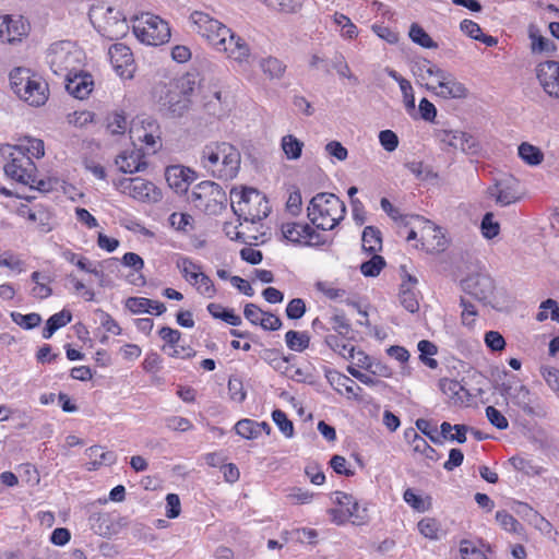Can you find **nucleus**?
Here are the masks:
<instances>
[{
	"mask_svg": "<svg viewBox=\"0 0 559 559\" xmlns=\"http://www.w3.org/2000/svg\"><path fill=\"white\" fill-rule=\"evenodd\" d=\"M240 163V152L228 142H211L200 154L202 168L210 176L221 180L234 179L239 171Z\"/></svg>",
	"mask_w": 559,
	"mask_h": 559,
	"instance_id": "f257e3e1",
	"label": "nucleus"
},
{
	"mask_svg": "<svg viewBox=\"0 0 559 559\" xmlns=\"http://www.w3.org/2000/svg\"><path fill=\"white\" fill-rule=\"evenodd\" d=\"M346 206L333 193L321 192L316 194L307 207V216L319 229L332 230L344 218Z\"/></svg>",
	"mask_w": 559,
	"mask_h": 559,
	"instance_id": "f03ea898",
	"label": "nucleus"
},
{
	"mask_svg": "<svg viewBox=\"0 0 559 559\" xmlns=\"http://www.w3.org/2000/svg\"><path fill=\"white\" fill-rule=\"evenodd\" d=\"M29 148L3 144L0 156L5 160L4 173L11 179L35 189V166L29 155Z\"/></svg>",
	"mask_w": 559,
	"mask_h": 559,
	"instance_id": "7ed1b4c3",
	"label": "nucleus"
},
{
	"mask_svg": "<svg viewBox=\"0 0 559 559\" xmlns=\"http://www.w3.org/2000/svg\"><path fill=\"white\" fill-rule=\"evenodd\" d=\"M230 200L234 213L246 222H260L270 213L267 199L254 188L231 189Z\"/></svg>",
	"mask_w": 559,
	"mask_h": 559,
	"instance_id": "20e7f679",
	"label": "nucleus"
},
{
	"mask_svg": "<svg viewBox=\"0 0 559 559\" xmlns=\"http://www.w3.org/2000/svg\"><path fill=\"white\" fill-rule=\"evenodd\" d=\"M46 61L55 74L70 75L82 67L83 52L72 41L61 40L50 45Z\"/></svg>",
	"mask_w": 559,
	"mask_h": 559,
	"instance_id": "39448f33",
	"label": "nucleus"
},
{
	"mask_svg": "<svg viewBox=\"0 0 559 559\" xmlns=\"http://www.w3.org/2000/svg\"><path fill=\"white\" fill-rule=\"evenodd\" d=\"M90 20L98 33L109 40L123 37L129 31L127 19L119 10L109 5L93 7L90 11Z\"/></svg>",
	"mask_w": 559,
	"mask_h": 559,
	"instance_id": "423d86ee",
	"label": "nucleus"
},
{
	"mask_svg": "<svg viewBox=\"0 0 559 559\" xmlns=\"http://www.w3.org/2000/svg\"><path fill=\"white\" fill-rule=\"evenodd\" d=\"M132 28L136 38L146 45H163L170 38L168 23L151 13H142L136 16Z\"/></svg>",
	"mask_w": 559,
	"mask_h": 559,
	"instance_id": "0eeeda50",
	"label": "nucleus"
},
{
	"mask_svg": "<svg viewBox=\"0 0 559 559\" xmlns=\"http://www.w3.org/2000/svg\"><path fill=\"white\" fill-rule=\"evenodd\" d=\"M189 201L199 210L210 215H216L223 211L227 197L219 185L214 181L198 183L189 195Z\"/></svg>",
	"mask_w": 559,
	"mask_h": 559,
	"instance_id": "6e6552de",
	"label": "nucleus"
},
{
	"mask_svg": "<svg viewBox=\"0 0 559 559\" xmlns=\"http://www.w3.org/2000/svg\"><path fill=\"white\" fill-rule=\"evenodd\" d=\"M190 21L194 31L214 47L223 45L224 39L229 35V28L209 13L193 11L190 14Z\"/></svg>",
	"mask_w": 559,
	"mask_h": 559,
	"instance_id": "1a4fd4ad",
	"label": "nucleus"
},
{
	"mask_svg": "<svg viewBox=\"0 0 559 559\" xmlns=\"http://www.w3.org/2000/svg\"><path fill=\"white\" fill-rule=\"evenodd\" d=\"M131 138L144 143L151 153L162 147V131L156 119L152 117L138 118L130 128Z\"/></svg>",
	"mask_w": 559,
	"mask_h": 559,
	"instance_id": "9d476101",
	"label": "nucleus"
},
{
	"mask_svg": "<svg viewBox=\"0 0 559 559\" xmlns=\"http://www.w3.org/2000/svg\"><path fill=\"white\" fill-rule=\"evenodd\" d=\"M123 193L141 202L156 203L162 200V191L151 181L136 178H122L116 183Z\"/></svg>",
	"mask_w": 559,
	"mask_h": 559,
	"instance_id": "9b49d317",
	"label": "nucleus"
},
{
	"mask_svg": "<svg viewBox=\"0 0 559 559\" xmlns=\"http://www.w3.org/2000/svg\"><path fill=\"white\" fill-rule=\"evenodd\" d=\"M487 193L502 206L515 203L520 200L519 180L513 176L495 179V183L488 187Z\"/></svg>",
	"mask_w": 559,
	"mask_h": 559,
	"instance_id": "f8f14e48",
	"label": "nucleus"
},
{
	"mask_svg": "<svg viewBox=\"0 0 559 559\" xmlns=\"http://www.w3.org/2000/svg\"><path fill=\"white\" fill-rule=\"evenodd\" d=\"M535 72L544 92L550 97L559 99V62L555 60L539 62Z\"/></svg>",
	"mask_w": 559,
	"mask_h": 559,
	"instance_id": "ddd939ff",
	"label": "nucleus"
},
{
	"mask_svg": "<svg viewBox=\"0 0 559 559\" xmlns=\"http://www.w3.org/2000/svg\"><path fill=\"white\" fill-rule=\"evenodd\" d=\"M110 62L117 74L123 79H132L135 70L133 55L123 44H114L108 51Z\"/></svg>",
	"mask_w": 559,
	"mask_h": 559,
	"instance_id": "4468645a",
	"label": "nucleus"
},
{
	"mask_svg": "<svg viewBox=\"0 0 559 559\" xmlns=\"http://www.w3.org/2000/svg\"><path fill=\"white\" fill-rule=\"evenodd\" d=\"M10 84L12 91L19 98L28 102L31 106L34 105V100L29 99L33 97L35 91V81L33 80V73L29 69H13L10 72Z\"/></svg>",
	"mask_w": 559,
	"mask_h": 559,
	"instance_id": "2eb2a0df",
	"label": "nucleus"
},
{
	"mask_svg": "<svg viewBox=\"0 0 559 559\" xmlns=\"http://www.w3.org/2000/svg\"><path fill=\"white\" fill-rule=\"evenodd\" d=\"M158 87L160 90L159 102L173 114L180 116L189 108L190 99L180 94L173 81L164 83Z\"/></svg>",
	"mask_w": 559,
	"mask_h": 559,
	"instance_id": "dca6fc26",
	"label": "nucleus"
},
{
	"mask_svg": "<svg viewBox=\"0 0 559 559\" xmlns=\"http://www.w3.org/2000/svg\"><path fill=\"white\" fill-rule=\"evenodd\" d=\"M284 238L294 243L313 246L319 243L320 235L308 224L286 223L282 225Z\"/></svg>",
	"mask_w": 559,
	"mask_h": 559,
	"instance_id": "f3484780",
	"label": "nucleus"
},
{
	"mask_svg": "<svg viewBox=\"0 0 559 559\" xmlns=\"http://www.w3.org/2000/svg\"><path fill=\"white\" fill-rule=\"evenodd\" d=\"M464 290L479 301L487 302L493 295L495 283L488 275L477 274L464 281Z\"/></svg>",
	"mask_w": 559,
	"mask_h": 559,
	"instance_id": "a211bd4d",
	"label": "nucleus"
},
{
	"mask_svg": "<svg viewBox=\"0 0 559 559\" xmlns=\"http://www.w3.org/2000/svg\"><path fill=\"white\" fill-rule=\"evenodd\" d=\"M218 51H224L229 59L242 63L250 56V48L247 41L240 36L236 35L229 28V35L224 39L223 45H216Z\"/></svg>",
	"mask_w": 559,
	"mask_h": 559,
	"instance_id": "6ab92c4d",
	"label": "nucleus"
},
{
	"mask_svg": "<svg viewBox=\"0 0 559 559\" xmlns=\"http://www.w3.org/2000/svg\"><path fill=\"white\" fill-rule=\"evenodd\" d=\"M500 393L514 405L520 407L524 413L528 415L534 414V409L532 407L531 392L525 385H512L509 383H502L500 388Z\"/></svg>",
	"mask_w": 559,
	"mask_h": 559,
	"instance_id": "aec40b11",
	"label": "nucleus"
},
{
	"mask_svg": "<svg viewBox=\"0 0 559 559\" xmlns=\"http://www.w3.org/2000/svg\"><path fill=\"white\" fill-rule=\"evenodd\" d=\"M66 78V90L67 92L78 99H84L90 95L93 88V80L92 76L87 73H84L81 68L79 71H73L70 75H64Z\"/></svg>",
	"mask_w": 559,
	"mask_h": 559,
	"instance_id": "412c9836",
	"label": "nucleus"
},
{
	"mask_svg": "<svg viewBox=\"0 0 559 559\" xmlns=\"http://www.w3.org/2000/svg\"><path fill=\"white\" fill-rule=\"evenodd\" d=\"M26 34L27 27L21 17L0 16V41L14 44L20 41Z\"/></svg>",
	"mask_w": 559,
	"mask_h": 559,
	"instance_id": "4be33fe9",
	"label": "nucleus"
},
{
	"mask_svg": "<svg viewBox=\"0 0 559 559\" xmlns=\"http://www.w3.org/2000/svg\"><path fill=\"white\" fill-rule=\"evenodd\" d=\"M437 86L440 88V91L437 92V95L444 99H461L467 97L468 94L466 86L448 71H444L443 75L440 76L437 82Z\"/></svg>",
	"mask_w": 559,
	"mask_h": 559,
	"instance_id": "5701e85b",
	"label": "nucleus"
},
{
	"mask_svg": "<svg viewBox=\"0 0 559 559\" xmlns=\"http://www.w3.org/2000/svg\"><path fill=\"white\" fill-rule=\"evenodd\" d=\"M119 170L124 174H133L143 171L147 164L144 160V153L141 148H133L131 151L121 152L115 160Z\"/></svg>",
	"mask_w": 559,
	"mask_h": 559,
	"instance_id": "b1692460",
	"label": "nucleus"
},
{
	"mask_svg": "<svg viewBox=\"0 0 559 559\" xmlns=\"http://www.w3.org/2000/svg\"><path fill=\"white\" fill-rule=\"evenodd\" d=\"M126 307L132 313L147 312L160 316L166 311V306L163 302L144 297H129L126 300Z\"/></svg>",
	"mask_w": 559,
	"mask_h": 559,
	"instance_id": "393cba45",
	"label": "nucleus"
},
{
	"mask_svg": "<svg viewBox=\"0 0 559 559\" xmlns=\"http://www.w3.org/2000/svg\"><path fill=\"white\" fill-rule=\"evenodd\" d=\"M528 38L531 39L532 53H545L554 56L557 51V45L549 38L539 34V29L535 25L528 27Z\"/></svg>",
	"mask_w": 559,
	"mask_h": 559,
	"instance_id": "a878e982",
	"label": "nucleus"
},
{
	"mask_svg": "<svg viewBox=\"0 0 559 559\" xmlns=\"http://www.w3.org/2000/svg\"><path fill=\"white\" fill-rule=\"evenodd\" d=\"M448 145L453 148H460L462 152L471 155H475L479 152V143L477 140L465 132L455 131L452 134V139L448 141Z\"/></svg>",
	"mask_w": 559,
	"mask_h": 559,
	"instance_id": "bb28decb",
	"label": "nucleus"
},
{
	"mask_svg": "<svg viewBox=\"0 0 559 559\" xmlns=\"http://www.w3.org/2000/svg\"><path fill=\"white\" fill-rule=\"evenodd\" d=\"M440 390L445 394L454 404H462L468 396L467 391L456 380L441 379L439 382Z\"/></svg>",
	"mask_w": 559,
	"mask_h": 559,
	"instance_id": "cd10ccee",
	"label": "nucleus"
},
{
	"mask_svg": "<svg viewBox=\"0 0 559 559\" xmlns=\"http://www.w3.org/2000/svg\"><path fill=\"white\" fill-rule=\"evenodd\" d=\"M361 241L362 249L370 254H374L382 249V235L374 226L365 227Z\"/></svg>",
	"mask_w": 559,
	"mask_h": 559,
	"instance_id": "c85d7f7f",
	"label": "nucleus"
},
{
	"mask_svg": "<svg viewBox=\"0 0 559 559\" xmlns=\"http://www.w3.org/2000/svg\"><path fill=\"white\" fill-rule=\"evenodd\" d=\"M71 320L72 313L67 309H63L60 312L55 313L47 320L46 326L43 330V337H51L57 330L67 325Z\"/></svg>",
	"mask_w": 559,
	"mask_h": 559,
	"instance_id": "c756f323",
	"label": "nucleus"
},
{
	"mask_svg": "<svg viewBox=\"0 0 559 559\" xmlns=\"http://www.w3.org/2000/svg\"><path fill=\"white\" fill-rule=\"evenodd\" d=\"M519 156L524 163L531 166H537L544 160V153L542 150L528 142H523L519 146Z\"/></svg>",
	"mask_w": 559,
	"mask_h": 559,
	"instance_id": "7c9ffc66",
	"label": "nucleus"
},
{
	"mask_svg": "<svg viewBox=\"0 0 559 559\" xmlns=\"http://www.w3.org/2000/svg\"><path fill=\"white\" fill-rule=\"evenodd\" d=\"M260 69L271 80L281 79L285 72L286 66L275 57H266L260 60Z\"/></svg>",
	"mask_w": 559,
	"mask_h": 559,
	"instance_id": "2f4dec72",
	"label": "nucleus"
},
{
	"mask_svg": "<svg viewBox=\"0 0 559 559\" xmlns=\"http://www.w3.org/2000/svg\"><path fill=\"white\" fill-rule=\"evenodd\" d=\"M281 147L287 159H298L301 156L304 142L293 134L284 135L281 140Z\"/></svg>",
	"mask_w": 559,
	"mask_h": 559,
	"instance_id": "473e14b6",
	"label": "nucleus"
},
{
	"mask_svg": "<svg viewBox=\"0 0 559 559\" xmlns=\"http://www.w3.org/2000/svg\"><path fill=\"white\" fill-rule=\"evenodd\" d=\"M408 35L414 43L424 48H438V44L429 36V34L421 26H419L416 23L411 25Z\"/></svg>",
	"mask_w": 559,
	"mask_h": 559,
	"instance_id": "72a5a7b5",
	"label": "nucleus"
},
{
	"mask_svg": "<svg viewBox=\"0 0 559 559\" xmlns=\"http://www.w3.org/2000/svg\"><path fill=\"white\" fill-rule=\"evenodd\" d=\"M285 341L289 349L295 352H302L308 348L310 337L306 332L290 330L286 333Z\"/></svg>",
	"mask_w": 559,
	"mask_h": 559,
	"instance_id": "f704fd0d",
	"label": "nucleus"
},
{
	"mask_svg": "<svg viewBox=\"0 0 559 559\" xmlns=\"http://www.w3.org/2000/svg\"><path fill=\"white\" fill-rule=\"evenodd\" d=\"M325 343L331 349L345 359L354 358L355 347L350 344L343 343L336 335H328Z\"/></svg>",
	"mask_w": 559,
	"mask_h": 559,
	"instance_id": "c9c22d12",
	"label": "nucleus"
},
{
	"mask_svg": "<svg viewBox=\"0 0 559 559\" xmlns=\"http://www.w3.org/2000/svg\"><path fill=\"white\" fill-rule=\"evenodd\" d=\"M400 301L409 312L414 313L419 309V302L415 289L407 288L406 285L400 287Z\"/></svg>",
	"mask_w": 559,
	"mask_h": 559,
	"instance_id": "e433bc0d",
	"label": "nucleus"
},
{
	"mask_svg": "<svg viewBox=\"0 0 559 559\" xmlns=\"http://www.w3.org/2000/svg\"><path fill=\"white\" fill-rule=\"evenodd\" d=\"M385 261L381 255L377 253L372 254V258L360 265V271L365 276H377L384 267Z\"/></svg>",
	"mask_w": 559,
	"mask_h": 559,
	"instance_id": "4c0bfd02",
	"label": "nucleus"
},
{
	"mask_svg": "<svg viewBox=\"0 0 559 559\" xmlns=\"http://www.w3.org/2000/svg\"><path fill=\"white\" fill-rule=\"evenodd\" d=\"M271 8L285 14H296L304 5V0H273Z\"/></svg>",
	"mask_w": 559,
	"mask_h": 559,
	"instance_id": "58836bf2",
	"label": "nucleus"
},
{
	"mask_svg": "<svg viewBox=\"0 0 559 559\" xmlns=\"http://www.w3.org/2000/svg\"><path fill=\"white\" fill-rule=\"evenodd\" d=\"M236 432L246 439H254L259 436L258 423L251 419H241L235 425Z\"/></svg>",
	"mask_w": 559,
	"mask_h": 559,
	"instance_id": "ea45409f",
	"label": "nucleus"
},
{
	"mask_svg": "<svg viewBox=\"0 0 559 559\" xmlns=\"http://www.w3.org/2000/svg\"><path fill=\"white\" fill-rule=\"evenodd\" d=\"M460 554L462 559H487L483 550L468 539L460 542Z\"/></svg>",
	"mask_w": 559,
	"mask_h": 559,
	"instance_id": "a19ab883",
	"label": "nucleus"
},
{
	"mask_svg": "<svg viewBox=\"0 0 559 559\" xmlns=\"http://www.w3.org/2000/svg\"><path fill=\"white\" fill-rule=\"evenodd\" d=\"M496 520L508 532L520 533L523 530L521 523L507 511H498Z\"/></svg>",
	"mask_w": 559,
	"mask_h": 559,
	"instance_id": "79ce46f5",
	"label": "nucleus"
},
{
	"mask_svg": "<svg viewBox=\"0 0 559 559\" xmlns=\"http://www.w3.org/2000/svg\"><path fill=\"white\" fill-rule=\"evenodd\" d=\"M272 419L277 425L280 430L285 435V437L292 438L294 436L293 421L287 418L286 414L283 411H273Z\"/></svg>",
	"mask_w": 559,
	"mask_h": 559,
	"instance_id": "37998d69",
	"label": "nucleus"
},
{
	"mask_svg": "<svg viewBox=\"0 0 559 559\" xmlns=\"http://www.w3.org/2000/svg\"><path fill=\"white\" fill-rule=\"evenodd\" d=\"M333 20L336 25L342 27L344 37L352 39L357 36V27L348 16L336 12L333 16Z\"/></svg>",
	"mask_w": 559,
	"mask_h": 559,
	"instance_id": "c03bdc74",
	"label": "nucleus"
},
{
	"mask_svg": "<svg viewBox=\"0 0 559 559\" xmlns=\"http://www.w3.org/2000/svg\"><path fill=\"white\" fill-rule=\"evenodd\" d=\"M127 127V117L122 112H114L108 117L107 128L112 134L124 133Z\"/></svg>",
	"mask_w": 559,
	"mask_h": 559,
	"instance_id": "a18cd8bd",
	"label": "nucleus"
},
{
	"mask_svg": "<svg viewBox=\"0 0 559 559\" xmlns=\"http://www.w3.org/2000/svg\"><path fill=\"white\" fill-rule=\"evenodd\" d=\"M480 228L485 238L492 239L499 234L500 225L493 221V214L488 212L483 217Z\"/></svg>",
	"mask_w": 559,
	"mask_h": 559,
	"instance_id": "49530a36",
	"label": "nucleus"
},
{
	"mask_svg": "<svg viewBox=\"0 0 559 559\" xmlns=\"http://www.w3.org/2000/svg\"><path fill=\"white\" fill-rule=\"evenodd\" d=\"M331 383H335L337 386H342L345 389L346 393L352 396H357L355 389L360 390V388L349 377L345 374H341L335 372L332 377L329 378Z\"/></svg>",
	"mask_w": 559,
	"mask_h": 559,
	"instance_id": "de8ad7c7",
	"label": "nucleus"
},
{
	"mask_svg": "<svg viewBox=\"0 0 559 559\" xmlns=\"http://www.w3.org/2000/svg\"><path fill=\"white\" fill-rule=\"evenodd\" d=\"M413 451L424 455L427 460L437 462L440 459L438 452L428 444V442L421 437L416 439V443L413 445Z\"/></svg>",
	"mask_w": 559,
	"mask_h": 559,
	"instance_id": "09e8293b",
	"label": "nucleus"
},
{
	"mask_svg": "<svg viewBox=\"0 0 559 559\" xmlns=\"http://www.w3.org/2000/svg\"><path fill=\"white\" fill-rule=\"evenodd\" d=\"M175 83V87H178V91L181 95L187 96L188 99H190V95L193 93L195 88V80L192 74L187 73L186 75L173 80Z\"/></svg>",
	"mask_w": 559,
	"mask_h": 559,
	"instance_id": "8fccbe9b",
	"label": "nucleus"
},
{
	"mask_svg": "<svg viewBox=\"0 0 559 559\" xmlns=\"http://www.w3.org/2000/svg\"><path fill=\"white\" fill-rule=\"evenodd\" d=\"M418 530L420 534L430 539L438 538L439 524L435 519L425 518L418 522Z\"/></svg>",
	"mask_w": 559,
	"mask_h": 559,
	"instance_id": "3c124183",
	"label": "nucleus"
},
{
	"mask_svg": "<svg viewBox=\"0 0 559 559\" xmlns=\"http://www.w3.org/2000/svg\"><path fill=\"white\" fill-rule=\"evenodd\" d=\"M0 267H8L13 272L21 273L24 270V264L17 255L7 251L0 254Z\"/></svg>",
	"mask_w": 559,
	"mask_h": 559,
	"instance_id": "603ef678",
	"label": "nucleus"
},
{
	"mask_svg": "<svg viewBox=\"0 0 559 559\" xmlns=\"http://www.w3.org/2000/svg\"><path fill=\"white\" fill-rule=\"evenodd\" d=\"M417 70H418V76L421 80H426L427 76H435L436 80L438 81L440 79V76H442L444 73V70H442L441 68L431 63L428 60H424L423 64H418Z\"/></svg>",
	"mask_w": 559,
	"mask_h": 559,
	"instance_id": "864d4df0",
	"label": "nucleus"
},
{
	"mask_svg": "<svg viewBox=\"0 0 559 559\" xmlns=\"http://www.w3.org/2000/svg\"><path fill=\"white\" fill-rule=\"evenodd\" d=\"M193 218L187 213H173L169 216V223L171 227L179 231H188V227H191Z\"/></svg>",
	"mask_w": 559,
	"mask_h": 559,
	"instance_id": "5fc2aeb1",
	"label": "nucleus"
},
{
	"mask_svg": "<svg viewBox=\"0 0 559 559\" xmlns=\"http://www.w3.org/2000/svg\"><path fill=\"white\" fill-rule=\"evenodd\" d=\"M37 215H39V217L37 216V221L39 219V223L37 224L39 231L49 233L57 225L52 213L48 210H37Z\"/></svg>",
	"mask_w": 559,
	"mask_h": 559,
	"instance_id": "6e6d98bb",
	"label": "nucleus"
},
{
	"mask_svg": "<svg viewBox=\"0 0 559 559\" xmlns=\"http://www.w3.org/2000/svg\"><path fill=\"white\" fill-rule=\"evenodd\" d=\"M485 344L493 352H500L506 347L504 337L498 331H488L484 337Z\"/></svg>",
	"mask_w": 559,
	"mask_h": 559,
	"instance_id": "4d7b16f0",
	"label": "nucleus"
},
{
	"mask_svg": "<svg viewBox=\"0 0 559 559\" xmlns=\"http://www.w3.org/2000/svg\"><path fill=\"white\" fill-rule=\"evenodd\" d=\"M486 416L490 424L500 430L507 429L509 426L508 419L504 415L493 406H488L486 408Z\"/></svg>",
	"mask_w": 559,
	"mask_h": 559,
	"instance_id": "13d9d810",
	"label": "nucleus"
},
{
	"mask_svg": "<svg viewBox=\"0 0 559 559\" xmlns=\"http://www.w3.org/2000/svg\"><path fill=\"white\" fill-rule=\"evenodd\" d=\"M540 372L548 386L559 396V369L554 367H542Z\"/></svg>",
	"mask_w": 559,
	"mask_h": 559,
	"instance_id": "bf43d9fd",
	"label": "nucleus"
},
{
	"mask_svg": "<svg viewBox=\"0 0 559 559\" xmlns=\"http://www.w3.org/2000/svg\"><path fill=\"white\" fill-rule=\"evenodd\" d=\"M306 312V304L301 298L292 299L286 308V316L292 320L300 319Z\"/></svg>",
	"mask_w": 559,
	"mask_h": 559,
	"instance_id": "052dcab7",
	"label": "nucleus"
},
{
	"mask_svg": "<svg viewBox=\"0 0 559 559\" xmlns=\"http://www.w3.org/2000/svg\"><path fill=\"white\" fill-rule=\"evenodd\" d=\"M520 507H524L525 509H527L528 513L533 515L532 522L535 524L536 528L546 534L551 532L552 524L549 521H547L544 516H542L538 512L534 511L526 503H520Z\"/></svg>",
	"mask_w": 559,
	"mask_h": 559,
	"instance_id": "680f3d73",
	"label": "nucleus"
},
{
	"mask_svg": "<svg viewBox=\"0 0 559 559\" xmlns=\"http://www.w3.org/2000/svg\"><path fill=\"white\" fill-rule=\"evenodd\" d=\"M97 313L99 314L100 324L109 333H112L115 335L121 334V328L117 323V321L107 312L103 310H97Z\"/></svg>",
	"mask_w": 559,
	"mask_h": 559,
	"instance_id": "e2e57ef3",
	"label": "nucleus"
},
{
	"mask_svg": "<svg viewBox=\"0 0 559 559\" xmlns=\"http://www.w3.org/2000/svg\"><path fill=\"white\" fill-rule=\"evenodd\" d=\"M379 141L383 148L393 152L399 145L397 135L391 130H383L379 133Z\"/></svg>",
	"mask_w": 559,
	"mask_h": 559,
	"instance_id": "0e129e2a",
	"label": "nucleus"
},
{
	"mask_svg": "<svg viewBox=\"0 0 559 559\" xmlns=\"http://www.w3.org/2000/svg\"><path fill=\"white\" fill-rule=\"evenodd\" d=\"M158 334L160 338L165 341L169 347H176L177 345H179L181 333L178 330L171 329L169 326H163L158 331Z\"/></svg>",
	"mask_w": 559,
	"mask_h": 559,
	"instance_id": "69168bd1",
	"label": "nucleus"
},
{
	"mask_svg": "<svg viewBox=\"0 0 559 559\" xmlns=\"http://www.w3.org/2000/svg\"><path fill=\"white\" fill-rule=\"evenodd\" d=\"M332 329L340 335H347L350 332V324L344 313H335L331 318Z\"/></svg>",
	"mask_w": 559,
	"mask_h": 559,
	"instance_id": "338daca9",
	"label": "nucleus"
},
{
	"mask_svg": "<svg viewBox=\"0 0 559 559\" xmlns=\"http://www.w3.org/2000/svg\"><path fill=\"white\" fill-rule=\"evenodd\" d=\"M325 152L335 157L337 160H345L347 158V148L338 141H331L325 145Z\"/></svg>",
	"mask_w": 559,
	"mask_h": 559,
	"instance_id": "774afa93",
	"label": "nucleus"
}]
</instances>
